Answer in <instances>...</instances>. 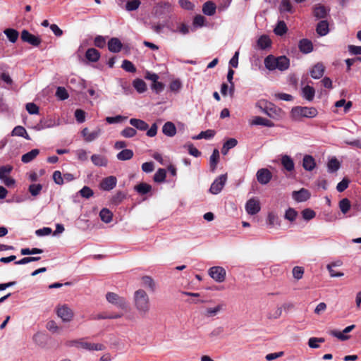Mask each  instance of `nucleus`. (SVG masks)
<instances>
[{
	"label": "nucleus",
	"mask_w": 361,
	"mask_h": 361,
	"mask_svg": "<svg viewBox=\"0 0 361 361\" xmlns=\"http://www.w3.org/2000/svg\"><path fill=\"white\" fill-rule=\"evenodd\" d=\"M133 303L140 315L145 316L149 312L150 309L149 298L143 289H138L135 291Z\"/></svg>",
	"instance_id": "1"
},
{
	"label": "nucleus",
	"mask_w": 361,
	"mask_h": 361,
	"mask_svg": "<svg viewBox=\"0 0 361 361\" xmlns=\"http://www.w3.org/2000/svg\"><path fill=\"white\" fill-rule=\"evenodd\" d=\"M264 65L269 71L278 69L281 71H283L288 68L290 61L285 56L275 57L273 55H269L264 59Z\"/></svg>",
	"instance_id": "2"
},
{
	"label": "nucleus",
	"mask_w": 361,
	"mask_h": 361,
	"mask_svg": "<svg viewBox=\"0 0 361 361\" xmlns=\"http://www.w3.org/2000/svg\"><path fill=\"white\" fill-rule=\"evenodd\" d=\"M318 111L314 107L307 106H295V118H312L317 116Z\"/></svg>",
	"instance_id": "3"
},
{
	"label": "nucleus",
	"mask_w": 361,
	"mask_h": 361,
	"mask_svg": "<svg viewBox=\"0 0 361 361\" xmlns=\"http://www.w3.org/2000/svg\"><path fill=\"white\" fill-rule=\"evenodd\" d=\"M106 300L116 306L118 308L126 310L128 307V303L125 298L119 296L118 294L113 292H108L106 295Z\"/></svg>",
	"instance_id": "4"
},
{
	"label": "nucleus",
	"mask_w": 361,
	"mask_h": 361,
	"mask_svg": "<svg viewBox=\"0 0 361 361\" xmlns=\"http://www.w3.org/2000/svg\"><path fill=\"white\" fill-rule=\"evenodd\" d=\"M227 180V175L222 174L218 176L212 183L209 190V192L213 195L219 194L224 188Z\"/></svg>",
	"instance_id": "5"
},
{
	"label": "nucleus",
	"mask_w": 361,
	"mask_h": 361,
	"mask_svg": "<svg viewBox=\"0 0 361 361\" xmlns=\"http://www.w3.org/2000/svg\"><path fill=\"white\" fill-rule=\"evenodd\" d=\"M208 273L211 278L219 283L224 281L226 279V270L221 267H212Z\"/></svg>",
	"instance_id": "6"
},
{
	"label": "nucleus",
	"mask_w": 361,
	"mask_h": 361,
	"mask_svg": "<svg viewBox=\"0 0 361 361\" xmlns=\"http://www.w3.org/2000/svg\"><path fill=\"white\" fill-rule=\"evenodd\" d=\"M56 314L64 322H71L73 317V312L67 305L58 307Z\"/></svg>",
	"instance_id": "7"
},
{
	"label": "nucleus",
	"mask_w": 361,
	"mask_h": 361,
	"mask_svg": "<svg viewBox=\"0 0 361 361\" xmlns=\"http://www.w3.org/2000/svg\"><path fill=\"white\" fill-rule=\"evenodd\" d=\"M20 37L22 41L27 42L30 44L35 47H38L42 42L41 39L39 37H37L30 33L27 30H23L21 32Z\"/></svg>",
	"instance_id": "8"
},
{
	"label": "nucleus",
	"mask_w": 361,
	"mask_h": 361,
	"mask_svg": "<svg viewBox=\"0 0 361 361\" xmlns=\"http://www.w3.org/2000/svg\"><path fill=\"white\" fill-rule=\"evenodd\" d=\"M60 124L59 120L56 121L55 119L49 118H42L39 122L36 125L35 129L37 130H41L45 128H49L54 126H57Z\"/></svg>",
	"instance_id": "9"
},
{
	"label": "nucleus",
	"mask_w": 361,
	"mask_h": 361,
	"mask_svg": "<svg viewBox=\"0 0 361 361\" xmlns=\"http://www.w3.org/2000/svg\"><path fill=\"white\" fill-rule=\"evenodd\" d=\"M256 176L260 184L266 185L271 180L272 174L267 169H260L257 171Z\"/></svg>",
	"instance_id": "10"
},
{
	"label": "nucleus",
	"mask_w": 361,
	"mask_h": 361,
	"mask_svg": "<svg viewBox=\"0 0 361 361\" xmlns=\"http://www.w3.org/2000/svg\"><path fill=\"white\" fill-rule=\"evenodd\" d=\"M117 183V179L115 176H111L104 178L100 183V188L105 191H109L114 189Z\"/></svg>",
	"instance_id": "11"
},
{
	"label": "nucleus",
	"mask_w": 361,
	"mask_h": 361,
	"mask_svg": "<svg viewBox=\"0 0 361 361\" xmlns=\"http://www.w3.org/2000/svg\"><path fill=\"white\" fill-rule=\"evenodd\" d=\"M78 348H81L87 350H104V345L100 343H92L85 342L83 339H79Z\"/></svg>",
	"instance_id": "12"
},
{
	"label": "nucleus",
	"mask_w": 361,
	"mask_h": 361,
	"mask_svg": "<svg viewBox=\"0 0 361 361\" xmlns=\"http://www.w3.org/2000/svg\"><path fill=\"white\" fill-rule=\"evenodd\" d=\"M245 209L249 214L254 215L260 211L259 201L255 199L249 200L245 204Z\"/></svg>",
	"instance_id": "13"
},
{
	"label": "nucleus",
	"mask_w": 361,
	"mask_h": 361,
	"mask_svg": "<svg viewBox=\"0 0 361 361\" xmlns=\"http://www.w3.org/2000/svg\"><path fill=\"white\" fill-rule=\"evenodd\" d=\"M302 167L305 171H312L316 167V161L311 155H305L302 159Z\"/></svg>",
	"instance_id": "14"
},
{
	"label": "nucleus",
	"mask_w": 361,
	"mask_h": 361,
	"mask_svg": "<svg viewBox=\"0 0 361 361\" xmlns=\"http://www.w3.org/2000/svg\"><path fill=\"white\" fill-rule=\"evenodd\" d=\"M324 71V66L322 63H317L312 67L310 75L314 79H319L323 76Z\"/></svg>",
	"instance_id": "15"
},
{
	"label": "nucleus",
	"mask_w": 361,
	"mask_h": 361,
	"mask_svg": "<svg viewBox=\"0 0 361 361\" xmlns=\"http://www.w3.org/2000/svg\"><path fill=\"white\" fill-rule=\"evenodd\" d=\"M123 47L121 42L116 37H113L108 42V49L111 52L118 53Z\"/></svg>",
	"instance_id": "16"
},
{
	"label": "nucleus",
	"mask_w": 361,
	"mask_h": 361,
	"mask_svg": "<svg viewBox=\"0 0 361 361\" xmlns=\"http://www.w3.org/2000/svg\"><path fill=\"white\" fill-rule=\"evenodd\" d=\"M298 47L300 51L304 54H309L313 50L312 42L307 39H301L299 42Z\"/></svg>",
	"instance_id": "17"
},
{
	"label": "nucleus",
	"mask_w": 361,
	"mask_h": 361,
	"mask_svg": "<svg viewBox=\"0 0 361 361\" xmlns=\"http://www.w3.org/2000/svg\"><path fill=\"white\" fill-rule=\"evenodd\" d=\"M162 133L168 137H173L176 134V128L173 123L168 121L162 127Z\"/></svg>",
	"instance_id": "18"
},
{
	"label": "nucleus",
	"mask_w": 361,
	"mask_h": 361,
	"mask_svg": "<svg viewBox=\"0 0 361 361\" xmlns=\"http://www.w3.org/2000/svg\"><path fill=\"white\" fill-rule=\"evenodd\" d=\"M329 10L321 4H317L314 7L313 14L317 19L324 18L326 17Z\"/></svg>",
	"instance_id": "19"
},
{
	"label": "nucleus",
	"mask_w": 361,
	"mask_h": 361,
	"mask_svg": "<svg viewBox=\"0 0 361 361\" xmlns=\"http://www.w3.org/2000/svg\"><path fill=\"white\" fill-rule=\"evenodd\" d=\"M91 161L97 166H106L108 164V159L101 154H92L91 156Z\"/></svg>",
	"instance_id": "20"
},
{
	"label": "nucleus",
	"mask_w": 361,
	"mask_h": 361,
	"mask_svg": "<svg viewBox=\"0 0 361 361\" xmlns=\"http://www.w3.org/2000/svg\"><path fill=\"white\" fill-rule=\"evenodd\" d=\"M129 123L132 126L142 131L147 130L149 128L148 124L141 119L130 118Z\"/></svg>",
	"instance_id": "21"
},
{
	"label": "nucleus",
	"mask_w": 361,
	"mask_h": 361,
	"mask_svg": "<svg viewBox=\"0 0 361 361\" xmlns=\"http://www.w3.org/2000/svg\"><path fill=\"white\" fill-rule=\"evenodd\" d=\"M310 197V192L308 190L302 188L298 191H295V201L305 202Z\"/></svg>",
	"instance_id": "22"
},
{
	"label": "nucleus",
	"mask_w": 361,
	"mask_h": 361,
	"mask_svg": "<svg viewBox=\"0 0 361 361\" xmlns=\"http://www.w3.org/2000/svg\"><path fill=\"white\" fill-rule=\"evenodd\" d=\"M315 90L313 87L306 85L302 89V96L309 102L314 99Z\"/></svg>",
	"instance_id": "23"
},
{
	"label": "nucleus",
	"mask_w": 361,
	"mask_h": 361,
	"mask_svg": "<svg viewBox=\"0 0 361 361\" xmlns=\"http://www.w3.org/2000/svg\"><path fill=\"white\" fill-rule=\"evenodd\" d=\"M85 57L91 62H97L99 59L100 53L94 48H89L86 51Z\"/></svg>",
	"instance_id": "24"
},
{
	"label": "nucleus",
	"mask_w": 361,
	"mask_h": 361,
	"mask_svg": "<svg viewBox=\"0 0 361 361\" xmlns=\"http://www.w3.org/2000/svg\"><path fill=\"white\" fill-rule=\"evenodd\" d=\"M216 8L215 4L211 1H208L203 4L202 12L207 16H212L214 15Z\"/></svg>",
	"instance_id": "25"
},
{
	"label": "nucleus",
	"mask_w": 361,
	"mask_h": 361,
	"mask_svg": "<svg viewBox=\"0 0 361 361\" xmlns=\"http://www.w3.org/2000/svg\"><path fill=\"white\" fill-rule=\"evenodd\" d=\"M11 135L22 137L27 140H30V137L27 134L25 128L21 126H16L11 132Z\"/></svg>",
	"instance_id": "26"
},
{
	"label": "nucleus",
	"mask_w": 361,
	"mask_h": 361,
	"mask_svg": "<svg viewBox=\"0 0 361 361\" xmlns=\"http://www.w3.org/2000/svg\"><path fill=\"white\" fill-rule=\"evenodd\" d=\"M219 159V152L217 149H214L209 158V166L212 171H214L216 169Z\"/></svg>",
	"instance_id": "27"
},
{
	"label": "nucleus",
	"mask_w": 361,
	"mask_h": 361,
	"mask_svg": "<svg viewBox=\"0 0 361 361\" xmlns=\"http://www.w3.org/2000/svg\"><path fill=\"white\" fill-rule=\"evenodd\" d=\"M316 31L320 36H324L327 35L329 31V23L327 20L319 21L317 25Z\"/></svg>",
	"instance_id": "28"
},
{
	"label": "nucleus",
	"mask_w": 361,
	"mask_h": 361,
	"mask_svg": "<svg viewBox=\"0 0 361 361\" xmlns=\"http://www.w3.org/2000/svg\"><path fill=\"white\" fill-rule=\"evenodd\" d=\"M142 286L148 288L150 291L154 292L156 289V284L151 276H145L142 277Z\"/></svg>",
	"instance_id": "29"
},
{
	"label": "nucleus",
	"mask_w": 361,
	"mask_h": 361,
	"mask_svg": "<svg viewBox=\"0 0 361 361\" xmlns=\"http://www.w3.org/2000/svg\"><path fill=\"white\" fill-rule=\"evenodd\" d=\"M39 154V150L38 149H33L23 154L21 157V161L25 164L29 163L32 161Z\"/></svg>",
	"instance_id": "30"
},
{
	"label": "nucleus",
	"mask_w": 361,
	"mask_h": 361,
	"mask_svg": "<svg viewBox=\"0 0 361 361\" xmlns=\"http://www.w3.org/2000/svg\"><path fill=\"white\" fill-rule=\"evenodd\" d=\"M252 125H259L263 126L266 127H272L274 126V123L271 121L261 117V116H256L254 118V119L252 121Z\"/></svg>",
	"instance_id": "31"
},
{
	"label": "nucleus",
	"mask_w": 361,
	"mask_h": 361,
	"mask_svg": "<svg viewBox=\"0 0 361 361\" xmlns=\"http://www.w3.org/2000/svg\"><path fill=\"white\" fill-rule=\"evenodd\" d=\"M215 130H207L205 131H201L197 135H195L192 137V140H201L206 139L209 140L212 138L215 135Z\"/></svg>",
	"instance_id": "32"
},
{
	"label": "nucleus",
	"mask_w": 361,
	"mask_h": 361,
	"mask_svg": "<svg viewBox=\"0 0 361 361\" xmlns=\"http://www.w3.org/2000/svg\"><path fill=\"white\" fill-rule=\"evenodd\" d=\"M133 154L132 149H124L117 154L116 158L120 161H127L133 158Z\"/></svg>",
	"instance_id": "33"
},
{
	"label": "nucleus",
	"mask_w": 361,
	"mask_h": 361,
	"mask_svg": "<svg viewBox=\"0 0 361 361\" xmlns=\"http://www.w3.org/2000/svg\"><path fill=\"white\" fill-rule=\"evenodd\" d=\"M257 45L261 49H266L271 47V41L267 35H262L257 39Z\"/></svg>",
	"instance_id": "34"
},
{
	"label": "nucleus",
	"mask_w": 361,
	"mask_h": 361,
	"mask_svg": "<svg viewBox=\"0 0 361 361\" xmlns=\"http://www.w3.org/2000/svg\"><path fill=\"white\" fill-rule=\"evenodd\" d=\"M99 216L103 222L108 224L112 221L113 213L109 209L103 208L99 212Z\"/></svg>",
	"instance_id": "35"
},
{
	"label": "nucleus",
	"mask_w": 361,
	"mask_h": 361,
	"mask_svg": "<svg viewBox=\"0 0 361 361\" xmlns=\"http://www.w3.org/2000/svg\"><path fill=\"white\" fill-rule=\"evenodd\" d=\"M4 33L6 35L8 40L12 43H15L19 36L18 32L13 28H8L4 30Z\"/></svg>",
	"instance_id": "36"
},
{
	"label": "nucleus",
	"mask_w": 361,
	"mask_h": 361,
	"mask_svg": "<svg viewBox=\"0 0 361 361\" xmlns=\"http://www.w3.org/2000/svg\"><path fill=\"white\" fill-rule=\"evenodd\" d=\"M281 164L283 167L288 171H292L293 170V160L290 156H283L281 158Z\"/></svg>",
	"instance_id": "37"
},
{
	"label": "nucleus",
	"mask_w": 361,
	"mask_h": 361,
	"mask_svg": "<svg viewBox=\"0 0 361 361\" xmlns=\"http://www.w3.org/2000/svg\"><path fill=\"white\" fill-rule=\"evenodd\" d=\"M133 85L136 91L139 93H143L147 90V85L145 82L142 80L137 78L133 80Z\"/></svg>",
	"instance_id": "38"
},
{
	"label": "nucleus",
	"mask_w": 361,
	"mask_h": 361,
	"mask_svg": "<svg viewBox=\"0 0 361 361\" xmlns=\"http://www.w3.org/2000/svg\"><path fill=\"white\" fill-rule=\"evenodd\" d=\"M152 190V186L146 183H141L135 186V190L140 195H145L149 192Z\"/></svg>",
	"instance_id": "39"
},
{
	"label": "nucleus",
	"mask_w": 361,
	"mask_h": 361,
	"mask_svg": "<svg viewBox=\"0 0 361 361\" xmlns=\"http://www.w3.org/2000/svg\"><path fill=\"white\" fill-rule=\"evenodd\" d=\"M166 171L164 169H159L154 175V181L156 183H163L166 180Z\"/></svg>",
	"instance_id": "40"
},
{
	"label": "nucleus",
	"mask_w": 361,
	"mask_h": 361,
	"mask_svg": "<svg viewBox=\"0 0 361 361\" xmlns=\"http://www.w3.org/2000/svg\"><path fill=\"white\" fill-rule=\"evenodd\" d=\"M276 35L282 36L287 32V27L283 21H279L274 30Z\"/></svg>",
	"instance_id": "41"
},
{
	"label": "nucleus",
	"mask_w": 361,
	"mask_h": 361,
	"mask_svg": "<svg viewBox=\"0 0 361 361\" xmlns=\"http://www.w3.org/2000/svg\"><path fill=\"white\" fill-rule=\"evenodd\" d=\"M351 204L348 198H343L339 202V208L343 214H346L350 209Z\"/></svg>",
	"instance_id": "42"
},
{
	"label": "nucleus",
	"mask_w": 361,
	"mask_h": 361,
	"mask_svg": "<svg viewBox=\"0 0 361 361\" xmlns=\"http://www.w3.org/2000/svg\"><path fill=\"white\" fill-rule=\"evenodd\" d=\"M140 4L141 1L140 0L128 1L126 4V9L128 11H133L137 10Z\"/></svg>",
	"instance_id": "43"
},
{
	"label": "nucleus",
	"mask_w": 361,
	"mask_h": 361,
	"mask_svg": "<svg viewBox=\"0 0 361 361\" xmlns=\"http://www.w3.org/2000/svg\"><path fill=\"white\" fill-rule=\"evenodd\" d=\"M340 163L336 158H332L328 162L327 166L329 172H335L340 168Z\"/></svg>",
	"instance_id": "44"
},
{
	"label": "nucleus",
	"mask_w": 361,
	"mask_h": 361,
	"mask_svg": "<svg viewBox=\"0 0 361 361\" xmlns=\"http://www.w3.org/2000/svg\"><path fill=\"white\" fill-rule=\"evenodd\" d=\"M325 339L324 338L311 337L308 341V345L311 348H319L318 343H323Z\"/></svg>",
	"instance_id": "45"
},
{
	"label": "nucleus",
	"mask_w": 361,
	"mask_h": 361,
	"mask_svg": "<svg viewBox=\"0 0 361 361\" xmlns=\"http://www.w3.org/2000/svg\"><path fill=\"white\" fill-rule=\"evenodd\" d=\"M122 68L124 69L126 72L128 73H135L136 71V68L134 66V64L128 61V60H123L121 66Z\"/></svg>",
	"instance_id": "46"
},
{
	"label": "nucleus",
	"mask_w": 361,
	"mask_h": 361,
	"mask_svg": "<svg viewBox=\"0 0 361 361\" xmlns=\"http://www.w3.org/2000/svg\"><path fill=\"white\" fill-rule=\"evenodd\" d=\"M56 96L61 100H65L68 98L69 95L63 87H58L56 92Z\"/></svg>",
	"instance_id": "47"
},
{
	"label": "nucleus",
	"mask_w": 361,
	"mask_h": 361,
	"mask_svg": "<svg viewBox=\"0 0 361 361\" xmlns=\"http://www.w3.org/2000/svg\"><path fill=\"white\" fill-rule=\"evenodd\" d=\"M42 190V185L39 184V183L31 184L28 188V190L30 192V194L35 197L37 196L40 193Z\"/></svg>",
	"instance_id": "48"
},
{
	"label": "nucleus",
	"mask_w": 361,
	"mask_h": 361,
	"mask_svg": "<svg viewBox=\"0 0 361 361\" xmlns=\"http://www.w3.org/2000/svg\"><path fill=\"white\" fill-rule=\"evenodd\" d=\"M137 133V131L135 128L131 127H126L121 132V135L127 138H130L134 137Z\"/></svg>",
	"instance_id": "49"
},
{
	"label": "nucleus",
	"mask_w": 361,
	"mask_h": 361,
	"mask_svg": "<svg viewBox=\"0 0 361 361\" xmlns=\"http://www.w3.org/2000/svg\"><path fill=\"white\" fill-rule=\"evenodd\" d=\"M223 307H224V305L220 304L214 308H207L206 310V316L214 317V316L216 315L223 309Z\"/></svg>",
	"instance_id": "50"
},
{
	"label": "nucleus",
	"mask_w": 361,
	"mask_h": 361,
	"mask_svg": "<svg viewBox=\"0 0 361 361\" xmlns=\"http://www.w3.org/2000/svg\"><path fill=\"white\" fill-rule=\"evenodd\" d=\"M269 106H265L264 109V112L267 114L269 117L275 118L278 115V109L274 106L271 104H269Z\"/></svg>",
	"instance_id": "51"
},
{
	"label": "nucleus",
	"mask_w": 361,
	"mask_h": 361,
	"mask_svg": "<svg viewBox=\"0 0 361 361\" xmlns=\"http://www.w3.org/2000/svg\"><path fill=\"white\" fill-rule=\"evenodd\" d=\"M40 259V257H25L18 261L15 262V264L18 265H23L32 262L39 261Z\"/></svg>",
	"instance_id": "52"
},
{
	"label": "nucleus",
	"mask_w": 361,
	"mask_h": 361,
	"mask_svg": "<svg viewBox=\"0 0 361 361\" xmlns=\"http://www.w3.org/2000/svg\"><path fill=\"white\" fill-rule=\"evenodd\" d=\"M126 195L123 192L119 191L117 192L115 195H114L111 198V203L114 205L119 204L125 198Z\"/></svg>",
	"instance_id": "53"
},
{
	"label": "nucleus",
	"mask_w": 361,
	"mask_h": 361,
	"mask_svg": "<svg viewBox=\"0 0 361 361\" xmlns=\"http://www.w3.org/2000/svg\"><path fill=\"white\" fill-rule=\"evenodd\" d=\"M184 147L188 148V153L195 157H198L201 155V152L192 143L185 145Z\"/></svg>",
	"instance_id": "54"
},
{
	"label": "nucleus",
	"mask_w": 361,
	"mask_h": 361,
	"mask_svg": "<svg viewBox=\"0 0 361 361\" xmlns=\"http://www.w3.org/2000/svg\"><path fill=\"white\" fill-rule=\"evenodd\" d=\"M80 195L85 198H90L94 195L93 190L88 186H84L80 191Z\"/></svg>",
	"instance_id": "55"
},
{
	"label": "nucleus",
	"mask_w": 361,
	"mask_h": 361,
	"mask_svg": "<svg viewBox=\"0 0 361 361\" xmlns=\"http://www.w3.org/2000/svg\"><path fill=\"white\" fill-rule=\"evenodd\" d=\"M302 216L305 220L309 221L315 217L316 213L311 209H305L302 212Z\"/></svg>",
	"instance_id": "56"
},
{
	"label": "nucleus",
	"mask_w": 361,
	"mask_h": 361,
	"mask_svg": "<svg viewBox=\"0 0 361 361\" xmlns=\"http://www.w3.org/2000/svg\"><path fill=\"white\" fill-rule=\"evenodd\" d=\"M52 177L56 184L61 185L64 183L63 176L61 174L60 171H55L53 173Z\"/></svg>",
	"instance_id": "57"
},
{
	"label": "nucleus",
	"mask_w": 361,
	"mask_h": 361,
	"mask_svg": "<svg viewBox=\"0 0 361 361\" xmlns=\"http://www.w3.org/2000/svg\"><path fill=\"white\" fill-rule=\"evenodd\" d=\"M26 110L30 114H38L39 107L33 102L27 103L25 106Z\"/></svg>",
	"instance_id": "58"
},
{
	"label": "nucleus",
	"mask_w": 361,
	"mask_h": 361,
	"mask_svg": "<svg viewBox=\"0 0 361 361\" xmlns=\"http://www.w3.org/2000/svg\"><path fill=\"white\" fill-rule=\"evenodd\" d=\"M205 18L202 15H197L193 19V26L195 27H200L204 25Z\"/></svg>",
	"instance_id": "59"
},
{
	"label": "nucleus",
	"mask_w": 361,
	"mask_h": 361,
	"mask_svg": "<svg viewBox=\"0 0 361 361\" xmlns=\"http://www.w3.org/2000/svg\"><path fill=\"white\" fill-rule=\"evenodd\" d=\"M75 117L78 123H82L85 121V112L80 109H78L75 111Z\"/></svg>",
	"instance_id": "60"
},
{
	"label": "nucleus",
	"mask_w": 361,
	"mask_h": 361,
	"mask_svg": "<svg viewBox=\"0 0 361 361\" xmlns=\"http://www.w3.org/2000/svg\"><path fill=\"white\" fill-rule=\"evenodd\" d=\"M13 170L11 165H6L0 166V179H4L7 174H9Z\"/></svg>",
	"instance_id": "61"
},
{
	"label": "nucleus",
	"mask_w": 361,
	"mask_h": 361,
	"mask_svg": "<svg viewBox=\"0 0 361 361\" xmlns=\"http://www.w3.org/2000/svg\"><path fill=\"white\" fill-rule=\"evenodd\" d=\"M349 183V180L348 178H344L341 182H339L337 184L336 190L340 192H343L348 188Z\"/></svg>",
	"instance_id": "62"
},
{
	"label": "nucleus",
	"mask_w": 361,
	"mask_h": 361,
	"mask_svg": "<svg viewBox=\"0 0 361 361\" xmlns=\"http://www.w3.org/2000/svg\"><path fill=\"white\" fill-rule=\"evenodd\" d=\"M101 134V130L97 129L96 130H94L91 133H89L88 135L86 137V142H92L94 140H96L99 135Z\"/></svg>",
	"instance_id": "63"
},
{
	"label": "nucleus",
	"mask_w": 361,
	"mask_h": 361,
	"mask_svg": "<svg viewBox=\"0 0 361 361\" xmlns=\"http://www.w3.org/2000/svg\"><path fill=\"white\" fill-rule=\"evenodd\" d=\"M94 44L97 47L103 48L106 44L105 38L101 35H98L94 38Z\"/></svg>",
	"instance_id": "64"
}]
</instances>
